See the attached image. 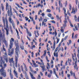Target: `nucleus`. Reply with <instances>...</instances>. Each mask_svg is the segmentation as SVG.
<instances>
[{"mask_svg": "<svg viewBox=\"0 0 79 79\" xmlns=\"http://www.w3.org/2000/svg\"><path fill=\"white\" fill-rule=\"evenodd\" d=\"M15 45L16 47L15 48V53L16 54L15 55V67H18L17 64H18V58L19 57V54H18V52H19V43L18 42V40H17L16 41H15Z\"/></svg>", "mask_w": 79, "mask_h": 79, "instance_id": "1", "label": "nucleus"}, {"mask_svg": "<svg viewBox=\"0 0 79 79\" xmlns=\"http://www.w3.org/2000/svg\"><path fill=\"white\" fill-rule=\"evenodd\" d=\"M5 19L6 26H5V17H2V19L4 23V29L6 30V35H8V34H9V32L8 31H10V30H9V28H8V20L6 19V18Z\"/></svg>", "mask_w": 79, "mask_h": 79, "instance_id": "2", "label": "nucleus"}, {"mask_svg": "<svg viewBox=\"0 0 79 79\" xmlns=\"http://www.w3.org/2000/svg\"><path fill=\"white\" fill-rule=\"evenodd\" d=\"M0 66L1 68H2V69H0V73H1V76H2L4 77H5L6 76V71L4 69V68L3 67L2 65V63L4 64L5 62H3L2 59L1 58V60H0Z\"/></svg>", "mask_w": 79, "mask_h": 79, "instance_id": "3", "label": "nucleus"}, {"mask_svg": "<svg viewBox=\"0 0 79 79\" xmlns=\"http://www.w3.org/2000/svg\"><path fill=\"white\" fill-rule=\"evenodd\" d=\"M6 10H8L7 11V14L8 15V16H10V17H11L12 15H13V13L11 11L12 9L11 5L9 6L10 10H9V5H8V3L7 2H6Z\"/></svg>", "mask_w": 79, "mask_h": 79, "instance_id": "4", "label": "nucleus"}, {"mask_svg": "<svg viewBox=\"0 0 79 79\" xmlns=\"http://www.w3.org/2000/svg\"><path fill=\"white\" fill-rule=\"evenodd\" d=\"M13 45V43H10L9 44L10 48L8 50V55H9V56H11L12 55H13L14 53V49H12L11 52H10V49H11L12 48Z\"/></svg>", "mask_w": 79, "mask_h": 79, "instance_id": "5", "label": "nucleus"}, {"mask_svg": "<svg viewBox=\"0 0 79 79\" xmlns=\"http://www.w3.org/2000/svg\"><path fill=\"white\" fill-rule=\"evenodd\" d=\"M40 61L42 62L41 63V65L43 66L40 65V67L42 68L43 72L46 71H47V69L45 68V65H44V63L43 62V60L42 59H40Z\"/></svg>", "mask_w": 79, "mask_h": 79, "instance_id": "6", "label": "nucleus"}, {"mask_svg": "<svg viewBox=\"0 0 79 79\" xmlns=\"http://www.w3.org/2000/svg\"><path fill=\"white\" fill-rule=\"evenodd\" d=\"M58 47H57L55 49L54 52V56H56V60L57 61H58V59L57 58L58 56V52H56H56L58 51Z\"/></svg>", "mask_w": 79, "mask_h": 79, "instance_id": "7", "label": "nucleus"}, {"mask_svg": "<svg viewBox=\"0 0 79 79\" xmlns=\"http://www.w3.org/2000/svg\"><path fill=\"white\" fill-rule=\"evenodd\" d=\"M11 17H10L8 18V21L10 23L12 24L13 27L14 29H15V23H14V21L13 20V19H12L11 18Z\"/></svg>", "mask_w": 79, "mask_h": 79, "instance_id": "8", "label": "nucleus"}, {"mask_svg": "<svg viewBox=\"0 0 79 79\" xmlns=\"http://www.w3.org/2000/svg\"><path fill=\"white\" fill-rule=\"evenodd\" d=\"M3 40H2L4 42V43L5 44L6 47H8V42L6 40V39L5 37H4V36H3Z\"/></svg>", "mask_w": 79, "mask_h": 79, "instance_id": "9", "label": "nucleus"}, {"mask_svg": "<svg viewBox=\"0 0 79 79\" xmlns=\"http://www.w3.org/2000/svg\"><path fill=\"white\" fill-rule=\"evenodd\" d=\"M77 58H76L75 59V65L74 66V68H75V69H76L77 71H78V67H77Z\"/></svg>", "mask_w": 79, "mask_h": 79, "instance_id": "10", "label": "nucleus"}, {"mask_svg": "<svg viewBox=\"0 0 79 79\" xmlns=\"http://www.w3.org/2000/svg\"><path fill=\"white\" fill-rule=\"evenodd\" d=\"M64 24H63V26L64 27H66V23H68V21H67V20L66 19V18H65V20L64 21Z\"/></svg>", "mask_w": 79, "mask_h": 79, "instance_id": "11", "label": "nucleus"}, {"mask_svg": "<svg viewBox=\"0 0 79 79\" xmlns=\"http://www.w3.org/2000/svg\"><path fill=\"white\" fill-rule=\"evenodd\" d=\"M5 56L4 57V59L6 60V63H8V57L7 56V54L6 52H5Z\"/></svg>", "mask_w": 79, "mask_h": 79, "instance_id": "12", "label": "nucleus"}, {"mask_svg": "<svg viewBox=\"0 0 79 79\" xmlns=\"http://www.w3.org/2000/svg\"><path fill=\"white\" fill-rule=\"evenodd\" d=\"M9 63H12L13 64H15V61H13V58H12L11 59L9 58Z\"/></svg>", "mask_w": 79, "mask_h": 79, "instance_id": "13", "label": "nucleus"}, {"mask_svg": "<svg viewBox=\"0 0 79 79\" xmlns=\"http://www.w3.org/2000/svg\"><path fill=\"white\" fill-rule=\"evenodd\" d=\"M10 74L11 78L12 79L13 77V75L11 74V68H10Z\"/></svg>", "mask_w": 79, "mask_h": 79, "instance_id": "14", "label": "nucleus"}, {"mask_svg": "<svg viewBox=\"0 0 79 79\" xmlns=\"http://www.w3.org/2000/svg\"><path fill=\"white\" fill-rule=\"evenodd\" d=\"M26 31H27V34H28L29 36V37H31L32 36L31 33L28 31V29L27 28H26Z\"/></svg>", "mask_w": 79, "mask_h": 79, "instance_id": "15", "label": "nucleus"}, {"mask_svg": "<svg viewBox=\"0 0 79 79\" xmlns=\"http://www.w3.org/2000/svg\"><path fill=\"white\" fill-rule=\"evenodd\" d=\"M76 12H77V9H73L72 12H71V13H73V14H75V13H76Z\"/></svg>", "mask_w": 79, "mask_h": 79, "instance_id": "16", "label": "nucleus"}, {"mask_svg": "<svg viewBox=\"0 0 79 79\" xmlns=\"http://www.w3.org/2000/svg\"><path fill=\"white\" fill-rule=\"evenodd\" d=\"M14 74L15 77L18 78V73H17V72L15 70H14Z\"/></svg>", "mask_w": 79, "mask_h": 79, "instance_id": "17", "label": "nucleus"}, {"mask_svg": "<svg viewBox=\"0 0 79 79\" xmlns=\"http://www.w3.org/2000/svg\"><path fill=\"white\" fill-rule=\"evenodd\" d=\"M63 10H64V16L65 18H66L67 14H66V9H65V8H63Z\"/></svg>", "mask_w": 79, "mask_h": 79, "instance_id": "18", "label": "nucleus"}, {"mask_svg": "<svg viewBox=\"0 0 79 79\" xmlns=\"http://www.w3.org/2000/svg\"><path fill=\"white\" fill-rule=\"evenodd\" d=\"M77 52L78 54H77V57H78V63H79V47L78 48Z\"/></svg>", "mask_w": 79, "mask_h": 79, "instance_id": "19", "label": "nucleus"}, {"mask_svg": "<svg viewBox=\"0 0 79 79\" xmlns=\"http://www.w3.org/2000/svg\"><path fill=\"white\" fill-rule=\"evenodd\" d=\"M29 74H30L32 79H35V78L34 77V76H33V75L31 73V72H29Z\"/></svg>", "mask_w": 79, "mask_h": 79, "instance_id": "20", "label": "nucleus"}, {"mask_svg": "<svg viewBox=\"0 0 79 79\" xmlns=\"http://www.w3.org/2000/svg\"><path fill=\"white\" fill-rule=\"evenodd\" d=\"M71 62H72L71 59H69V58H68V63L69 66H71Z\"/></svg>", "mask_w": 79, "mask_h": 79, "instance_id": "21", "label": "nucleus"}, {"mask_svg": "<svg viewBox=\"0 0 79 79\" xmlns=\"http://www.w3.org/2000/svg\"><path fill=\"white\" fill-rule=\"evenodd\" d=\"M25 77L26 79H29V77H28V76H27V73L26 71L25 72Z\"/></svg>", "mask_w": 79, "mask_h": 79, "instance_id": "22", "label": "nucleus"}, {"mask_svg": "<svg viewBox=\"0 0 79 79\" xmlns=\"http://www.w3.org/2000/svg\"><path fill=\"white\" fill-rule=\"evenodd\" d=\"M23 65L24 66L25 69L26 71H27V67L26 66V64H24V63H23Z\"/></svg>", "mask_w": 79, "mask_h": 79, "instance_id": "23", "label": "nucleus"}, {"mask_svg": "<svg viewBox=\"0 0 79 79\" xmlns=\"http://www.w3.org/2000/svg\"><path fill=\"white\" fill-rule=\"evenodd\" d=\"M44 52V53L43 54V55L41 56V58H42V59H43L42 57H44V56H45L46 55V54L47 53V51L46 50H45Z\"/></svg>", "mask_w": 79, "mask_h": 79, "instance_id": "24", "label": "nucleus"}, {"mask_svg": "<svg viewBox=\"0 0 79 79\" xmlns=\"http://www.w3.org/2000/svg\"><path fill=\"white\" fill-rule=\"evenodd\" d=\"M47 65H46L47 69H50V66L49 63H47Z\"/></svg>", "mask_w": 79, "mask_h": 79, "instance_id": "25", "label": "nucleus"}, {"mask_svg": "<svg viewBox=\"0 0 79 79\" xmlns=\"http://www.w3.org/2000/svg\"><path fill=\"white\" fill-rule=\"evenodd\" d=\"M10 43H13L14 41H15V40L13 38H11V39L10 40Z\"/></svg>", "mask_w": 79, "mask_h": 79, "instance_id": "26", "label": "nucleus"}, {"mask_svg": "<svg viewBox=\"0 0 79 79\" xmlns=\"http://www.w3.org/2000/svg\"><path fill=\"white\" fill-rule=\"evenodd\" d=\"M15 5H16V6H18V7L19 8H20L22 9L23 10L24 9V8H23V7H21V6H19V4H18V3H15Z\"/></svg>", "mask_w": 79, "mask_h": 79, "instance_id": "27", "label": "nucleus"}, {"mask_svg": "<svg viewBox=\"0 0 79 79\" xmlns=\"http://www.w3.org/2000/svg\"><path fill=\"white\" fill-rule=\"evenodd\" d=\"M60 31L62 33H64V29H63V27H61L60 29Z\"/></svg>", "mask_w": 79, "mask_h": 79, "instance_id": "28", "label": "nucleus"}, {"mask_svg": "<svg viewBox=\"0 0 79 79\" xmlns=\"http://www.w3.org/2000/svg\"><path fill=\"white\" fill-rule=\"evenodd\" d=\"M1 7L2 10V11H4V6H3V4H2V3L1 4Z\"/></svg>", "mask_w": 79, "mask_h": 79, "instance_id": "29", "label": "nucleus"}, {"mask_svg": "<svg viewBox=\"0 0 79 79\" xmlns=\"http://www.w3.org/2000/svg\"><path fill=\"white\" fill-rule=\"evenodd\" d=\"M69 10H71V4H69Z\"/></svg>", "mask_w": 79, "mask_h": 79, "instance_id": "30", "label": "nucleus"}, {"mask_svg": "<svg viewBox=\"0 0 79 79\" xmlns=\"http://www.w3.org/2000/svg\"><path fill=\"white\" fill-rule=\"evenodd\" d=\"M73 77H74L75 79H77L76 78V75L75 74V72H73Z\"/></svg>", "mask_w": 79, "mask_h": 79, "instance_id": "31", "label": "nucleus"}, {"mask_svg": "<svg viewBox=\"0 0 79 79\" xmlns=\"http://www.w3.org/2000/svg\"><path fill=\"white\" fill-rule=\"evenodd\" d=\"M74 20H75V21H77V17L76 16V15H75L74 16Z\"/></svg>", "mask_w": 79, "mask_h": 79, "instance_id": "32", "label": "nucleus"}, {"mask_svg": "<svg viewBox=\"0 0 79 79\" xmlns=\"http://www.w3.org/2000/svg\"><path fill=\"white\" fill-rule=\"evenodd\" d=\"M55 46H54V45L52 46V51H54V50H55Z\"/></svg>", "mask_w": 79, "mask_h": 79, "instance_id": "33", "label": "nucleus"}, {"mask_svg": "<svg viewBox=\"0 0 79 79\" xmlns=\"http://www.w3.org/2000/svg\"><path fill=\"white\" fill-rule=\"evenodd\" d=\"M75 28L76 30V31H77L78 30V29H77V26L76 25H74Z\"/></svg>", "mask_w": 79, "mask_h": 79, "instance_id": "34", "label": "nucleus"}, {"mask_svg": "<svg viewBox=\"0 0 79 79\" xmlns=\"http://www.w3.org/2000/svg\"><path fill=\"white\" fill-rule=\"evenodd\" d=\"M46 60L47 61L48 63L49 62V61H50V60H48V57L47 56H46Z\"/></svg>", "mask_w": 79, "mask_h": 79, "instance_id": "35", "label": "nucleus"}, {"mask_svg": "<svg viewBox=\"0 0 79 79\" xmlns=\"http://www.w3.org/2000/svg\"><path fill=\"white\" fill-rule=\"evenodd\" d=\"M39 21H40V22L41 21H42V20H43L42 17H40V19H39Z\"/></svg>", "mask_w": 79, "mask_h": 79, "instance_id": "36", "label": "nucleus"}, {"mask_svg": "<svg viewBox=\"0 0 79 79\" xmlns=\"http://www.w3.org/2000/svg\"><path fill=\"white\" fill-rule=\"evenodd\" d=\"M47 12H48L49 13H50L51 12V10L50 9H48L46 10Z\"/></svg>", "mask_w": 79, "mask_h": 79, "instance_id": "37", "label": "nucleus"}, {"mask_svg": "<svg viewBox=\"0 0 79 79\" xmlns=\"http://www.w3.org/2000/svg\"><path fill=\"white\" fill-rule=\"evenodd\" d=\"M36 63L38 64H40V65H41V63L39 62L38 61H36Z\"/></svg>", "mask_w": 79, "mask_h": 79, "instance_id": "38", "label": "nucleus"}, {"mask_svg": "<svg viewBox=\"0 0 79 79\" xmlns=\"http://www.w3.org/2000/svg\"><path fill=\"white\" fill-rule=\"evenodd\" d=\"M22 2H23V3L24 4H25V5H27V3L26 2H25V1H24V0H21Z\"/></svg>", "mask_w": 79, "mask_h": 79, "instance_id": "39", "label": "nucleus"}, {"mask_svg": "<svg viewBox=\"0 0 79 79\" xmlns=\"http://www.w3.org/2000/svg\"><path fill=\"white\" fill-rule=\"evenodd\" d=\"M59 41H60V39H57V41H56V44H58V42H59Z\"/></svg>", "mask_w": 79, "mask_h": 79, "instance_id": "40", "label": "nucleus"}, {"mask_svg": "<svg viewBox=\"0 0 79 79\" xmlns=\"http://www.w3.org/2000/svg\"><path fill=\"white\" fill-rule=\"evenodd\" d=\"M53 70L54 74H56V72L55 71V69H53Z\"/></svg>", "mask_w": 79, "mask_h": 79, "instance_id": "41", "label": "nucleus"}, {"mask_svg": "<svg viewBox=\"0 0 79 79\" xmlns=\"http://www.w3.org/2000/svg\"><path fill=\"white\" fill-rule=\"evenodd\" d=\"M61 75L62 77H64V74L63 73V71H62L61 73Z\"/></svg>", "mask_w": 79, "mask_h": 79, "instance_id": "42", "label": "nucleus"}, {"mask_svg": "<svg viewBox=\"0 0 79 79\" xmlns=\"http://www.w3.org/2000/svg\"><path fill=\"white\" fill-rule=\"evenodd\" d=\"M16 32L17 34V35H19V32H18V30H17V29H15Z\"/></svg>", "mask_w": 79, "mask_h": 79, "instance_id": "43", "label": "nucleus"}, {"mask_svg": "<svg viewBox=\"0 0 79 79\" xmlns=\"http://www.w3.org/2000/svg\"><path fill=\"white\" fill-rule=\"evenodd\" d=\"M73 72L72 70H71L70 72V74H71V75L72 76H73Z\"/></svg>", "mask_w": 79, "mask_h": 79, "instance_id": "44", "label": "nucleus"}, {"mask_svg": "<svg viewBox=\"0 0 79 79\" xmlns=\"http://www.w3.org/2000/svg\"><path fill=\"white\" fill-rule=\"evenodd\" d=\"M65 69V65H64L63 67L61 68V70H62V69Z\"/></svg>", "mask_w": 79, "mask_h": 79, "instance_id": "45", "label": "nucleus"}, {"mask_svg": "<svg viewBox=\"0 0 79 79\" xmlns=\"http://www.w3.org/2000/svg\"><path fill=\"white\" fill-rule=\"evenodd\" d=\"M25 19L26 21H28V20H29V18H27V17H25Z\"/></svg>", "mask_w": 79, "mask_h": 79, "instance_id": "46", "label": "nucleus"}, {"mask_svg": "<svg viewBox=\"0 0 79 79\" xmlns=\"http://www.w3.org/2000/svg\"><path fill=\"white\" fill-rule=\"evenodd\" d=\"M20 48L22 50H24V46H20Z\"/></svg>", "mask_w": 79, "mask_h": 79, "instance_id": "47", "label": "nucleus"}, {"mask_svg": "<svg viewBox=\"0 0 79 79\" xmlns=\"http://www.w3.org/2000/svg\"><path fill=\"white\" fill-rule=\"evenodd\" d=\"M48 17H50L52 16V15L50 14H49L48 15Z\"/></svg>", "mask_w": 79, "mask_h": 79, "instance_id": "48", "label": "nucleus"}, {"mask_svg": "<svg viewBox=\"0 0 79 79\" xmlns=\"http://www.w3.org/2000/svg\"><path fill=\"white\" fill-rule=\"evenodd\" d=\"M3 66L4 67V69L5 68V67H6V64H4V63Z\"/></svg>", "mask_w": 79, "mask_h": 79, "instance_id": "49", "label": "nucleus"}, {"mask_svg": "<svg viewBox=\"0 0 79 79\" xmlns=\"http://www.w3.org/2000/svg\"><path fill=\"white\" fill-rule=\"evenodd\" d=\"M37 79H41V77H40V74L38 75V77Z\"/></svg>", "mask_w": 79, "mask_h": 79, "instance_id": "50", "label": "nucleus"}, {"mask_svg": "<svg viewBox=\"0 0 79 79\" xmlns=\"http://www.w3.org/2000/svg\"><path fill=\"white\" fill-rule=\"evenodd\" d=\"M68 36H66L64 38V40H66V39H67V38H68Z\"/></svg>", "mask_w": 79, "mask_h": 79, "instance_id": "51", "label": "nucleus"}, {"mask_svg": "<svg viewBox=\"0 0 79 79\" xmlns=\"http://www.w3.org/2000/svg\"><path fill=\"white\" fill-rule=\"evenodd\" d=\"M51 23H53L54 24H55V21L54 20H52L51 21Z\"/></svg>", "mask_w": 79, "mask_h": 79, "instance_id": "52", "label": "nucleus"}, {"mask_svg": "<svg viewBox=\"0 0 79 79\" xmlns=\"http://www.w3.org/2000/svg\"><path fill=\"white\" fill-rule=\"evenodd\" d=\"M77 34H76L75 35L74 38L75 39H77Z\"/></svg>", "mask_w": 79, "mask_h": 79, "instance_id": "53", "label": "nucleus"}, {"mask_svg": "<svg viewBox=\"0 0 79 79\" xmlns=\"http://www.w3.org/2000/svg\"><path fill=\"white\" fill-rule=\"evenodd\" d=\"M56 18L57 19H60V17L59 15H56Z\"/></svg>", "mask_w": 79, "mask_h": 79, "instance_id": "54", "label": "nucleus"}, {"mask_svg": "<svg viewBox=\"0 0 79 79\" xmlns=\"http://www.w3.org/2000/svg\"><path fill=\"white\" fill-rule=\"evenodd\" d=\"M48 77H51V74L49 73L48 75Z\"/></svg>", "mask_w": 79, "mask_h": 79, "instance_id": "55", "label": "nucleus"}, {"mask_svg": "<svg viewBox=\"0 0 79 79\" xmlns=\"http://www.w3.org/2000/svg\"><path fill=\"white\" fill-rule=\"evenodd\" d=\"M56 44V42H55V40H54V45H53L55 46Z\"/></svg>", "mask_w": 79, "mask_h": 79, "instance_id": "56", "label": "nucleus"}, {"mask_svg": "<svg viewBox=\"0 0 79 79\" xmlns=\"http://www.w3.org/2000/svg\"><path fill=\"white\" fill-rule=\"evenodd\" d=\"M60 3H61V1H59V5L60 6H61V5H60V4H61Z\"/></svg>", "mask_w": 79, "mask_h": 79, "instance_id": "57", "label": "nucleus"}, {"mask_svg": "<svg viewBox=\"0 0 79 79\" xmlns=\"http://www.w3.org/2000/svg\"><path fill=\"white\" fill-rule=\"evenodd\" d=\"M20 77H21V78H23V74L22 73L21 74Z\"/></svg>", "mask_w": 79, "mask_h": 79, "instance_id": "58", "label": "nucleus"}, {"mask_svg": "<svg viewBox=\"0 0 79 79\" xmlns=\"http://www.w3.org/2000/svg\"><path fill=\"white\" fill-rule=\"evenodd\" d=\"M35 20H37V15H35Z\"/></svg>", "mask_w": 79, "mask_h": 79, "instance_id": "59", "label": "nucleus"}, {"mask_svg": "<svg viewBox=\"0 0 79 79\" xmlns=\"http://www.w3.org/2000/svg\"><path fill=\"white\" fill-rule=\"evenodd\" d=\"M71 76V75L70 74H67V77H69L70 76Z\"/></svg>", "mask_w": 79, "mask_h": 79, "instance_id": "60", "label": "nucleus"}, {"mask_svg": "<svg viewBox=\"0 0 79 79\" xmlns=\"http://www.w3.org/2000/svg\"><path fill=\"white\" fill-rule=\"evenodd\" d=\"M55 35L54 36H55V37H56V35H57V32H56V31H55Z\"/></svg>", "mask_w": 79, "mask_h": 79, "instance_id": "61", "label": "nucleus"}, {"mask_svg": "<svg viewBox=\"0 0 79 79\" xmlns=\"http://www.w3.org/2000/svg\"><path fill=\"white\" fill-rule=\"evenodd\" d=\"M49 72L51 74H52V73H53V72L52 71L50 70L49 71Z\"/></svg>", "mask_w": 79, "mask_h": 79, "instance_id": "62", "label": "nucleus"}, {"mask_svg": "<svg viewBox=\"0 0 79 79\" xmlns=\"http://www.w3.org/2000/svg\"><path fill=\"white\" fill-rule=\"evenodd\" d=\"M44 22H47V20L45 19H44Z\"/></svg>", "mask_w": 79, "mask_h": 79, "instance_id": "63", "label": "nucleus"}, {"mask_svg": "<svg viewBox=\"0 0 79 79\" xmlns=\"http://www.w3.org/2000/svg\"><path fill=\"white\" fill-rule=\"evenodd\" d=\"M18 69L19 72V73H21V69L20 68H19Z\"/></svg>", "mask_w": 79, "mask_h": 79, "instance_id": "64", "label": "nucleus"}]
</instances>
